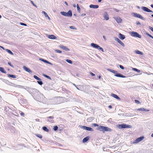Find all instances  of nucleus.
Segmentation results:
<instances>
[{"label": "nucleus", "instance_id": "nucleus-62", "mask_svg": "<svg viewBox=\"0 0 153 153\" xmlns=\"http://www.w3.org/2000/svg\"><path fill=\"white\" fill-rule=\"evenodd\" d=\"M149 37L153 39V36H152L151 35H150Z\"/></svg>", "mask_w": 153, "mask_h": 153}, {"label": "nucleus", "instance_id": "nucleus-52", "mask_svg": "<svg viewBox=\"0 0 153 153\" xmlns=\"http://www.w3.org/2000/svg\"><path fill=\"white\" fill-rule=\"evenodd\" d=\"M20 114L21 116H24V114L22 112H21Z\"/></svg>", "mask_w": 153, "mask_h": 153}, {"label": "nucleus", "instance_id": "nucleus-29", "mask_svg": "<svg viewBox=\"0 0 153 153\" xmlns=\"http://www.w3.org/2000/svg\"><path fill=\"white\" fill-rule=\"evenodd\" d=\"M134 52L135 53L137 54L142 55L143 54V53L141 51L138 50H135L134 51Z\"/></svg>", "mask_w": 153, "mask_h": 153}, {"label": "nucleus", "instance_id": "nucleus-46", "mask_svg": "<svg viewBox=\"0 0 153 153\" xmlns=\"http://www.w3.org/2000/svg\"><path fill=\"white\" fill-rule=\"evenodd\" d=\"M31 3H32V4L34 6H35L36 7H37V6H36V5H35L33 3V1H30Z\"/></svg>", "mask_w": 153, "mask_h": 153}, {"label": "nucleus", "instance_id": "nucleus-15", "mask_svg": "<svg viewBox=\"0 0 153 153\" xmlns=\"http://www.w3.org/2000/svg\"><path fill=\"white\" fill-rule=\"evenodd\" d=\"M24 69L26 71L28 72L30 74H31L32 73V71L30 70V69L27 67L25 66H24L23 67Z\"/></svg>", "mask_w": 153, "mask_h": 153}, {"label": "nucleus", "instance_id": "nucleus-49", "mask_svg": "<svg viewBox=\"0 0 153 153\" xmlns=\"http://www.w3.org/2000/svg\"><path fill=\"white\" fill-rule=\"evenodd\" d=\"M120 68L122 69H124V67L122 65H119Z\"/></svg>", "mask_w": 153, "mask_h": 153}, {"label": "nucleus", "instance_id": "nucleus-18", "mask_svg": "<svg viewBox=\"0 0 153 153\" xmlns=\"http://www.w3.org/2000/svg\"><path fill=\"white\" fill-rule=\"evenodd\" d=\"M114 76H115L118 77H122V78H125L126 77V76H124L122 74H120L119 73H116L115 74Z\"/></svg>", "mask_w": 153, "mask_h": 153}, {"label": "nucleus", "instance_id": "nucleus-20", "mask_svg": "<svg viewBox=\"0 0 153 153\" xmlns=\"http://www.w3.org/2000/svg\"><path fill=\"white\" fill-rule=\"evenodd\" d=\"M89 7L91 8L96 9L99 7V6L98 5L91 4L90 5Z\"/></svg>", "mask_w": 153, "mask_h": 153}, {"label": "nucleus", "instance_id": "nucleus-37", "mask_svg": "<svg viewBox=\"0 0 153 153\" xmlns=\"http://www.w3.org/2000/svg\"><path fill=\"white\" fill-rule=\"evenodd\" d=\"M58 127L57 126H54L53 128V129L54 131H56L58 129Z\"/></svg>", "mask_w": 153, "mask_h": 153}, {"label": "nucleus", "instance_id": "nucleus-28", "mask_svg": "<svg viewBox=\"0 0 153 153\" xmlns=\"http://www.w3.org/2000/svg\"><path fill=\"white\" fill-rule=\"evenodd\" d=\"M108 70L109 71L114 73L115 74L116 73H117V71H114L113 70H111L110 69H108Z\"/></svg>", "mask_w": 153, "mask_h": 153}, {"label": "nucleus", "instance_id": "nucleus-12", "mask_svg": "<svg viewBox=\"0 0 153 153\" xmlns=\"http://www.w3.org/2000/svg\"><path fill=\"white\" fill-rule=\"evenodd\" d=\"M47 120L51 123H53L54 122V121L53 120L54 118V117L53 116H50L47 117L46 118Z\"/></svg>", "mask_w": 153, "mask_h": 153}, {"label": "nucleus", "instance_id": "nucleus-43", "mask_svg": "<svg viewBox=\"0 0 153 153\" xmlns=\"http://www.w3.org/2000/svg\"><path fill=\"white\" fill-rule=\"evenodd\" d=\"M45 16L46 17L48 18L49 20H51L50 18L48 16V14L47 13L46 14H45Z\"/></svg>", "mask_w": 153, "mask_h": 153}, {"label": "nucleus", "instance_id": "nucleus-14", "mask_svg": "<svg viewBox=\"0 0 153 153\" xmlns=\"http://www.w3.org/2000/svg\"><path fill=\"white\" fill-rule=\"evenodd\" d=\"M105 126H100L97 128V130L104 132Z\"/></svg>", "mask_w": 153, "mask_h": 153}, {"label": "nucleus", "instance_id": "nucleus-47", "mask_svg": "<svg viewBox=\"0 0 153 153\" xmlns=\"http://www.w3.org/2000/svg\"><path fill=\"white\" fill-rule=\"evenodd\" d=\"M20 24L22 25H23V26H27V25L26 24L23 23H22V22H20Z\"/></svg>", "mask_w": 153, "mask_h": 153}, {"label": "nucleus", "instance_id": "nucleus-6", "mask_svg": "<svg viewBox=\"0 0 153 153\" xmlns=\"http://www.w3.org/2000/svg\"><path fill=\"white\" fill-rule=\"evenodd\" d=\"M65 99L64 97H58L56 98V100L57 101L56 103L59 104L64 102Z\"/></svg>", "mask_w": 153, "mask_h": 153}, {"label": "nucleus", "instance_id": "nucleus-42", "mask_svg": "<svg viewBox=\"0 0 153 153\" xmlns=\"http://www.w3.org/2000/svg\"><path fill=\"white\" fill-rule=\"evenodd\" d=\"M43 76H45V77H46L48 79H51V78L50 76H48L46 75H45V74H44L43 75Z\"/></svg>", "mask_w": 153, "mask_h": 153}, {"label": "nucleus", "instance_id": "nucleus-25", "mask_svg": "<svg viewBox=\"0 0 153 153\" xmlns=\"http://www.w3.org/2000/svg\"><path fill=\"white\" fill-rule=\"evenodd\" d=\"M48 37L51 39H55L56 38V37L53 35H49Z\"/></svg>", "mask_w": 153, "mask_h": 153}, {"label": "nucleus", "instance_id": "nucleus-31", "mask_svg": "<svg viewBox=\"0 0 153 153\" xmlns=\"http://www.w3.org/2000/svg\"><path fill=\"white\" fill-rule=\"evenodd\" d=\"M5 50L8 53H10V54L11 55H13V53L10 50L8 49H6Z\"/></svg>", "mask_w": 153, "mask_h": 153}, {"label": "nucleus", "instance_id": "nucleus-40", "mask_svg": "<svg viewBox=\"0 0 153 153\" xmlns=\"http://www.w3.org/2000/svg\"><path fill=\"white\" fill-rule=\"evenodd\" d=\"M66 61L67 62H68V63H69L70 64H71L72 63V61L70 60L67 59H66Z\"/></svg>", "mask_w": 153, "mask_h": 153}, {"label": "nucleus", "instance_id": "nucleus-45", "mask_svg": "<svg viewBox=\"0 0 153 153\" xmlns=\"http://www.w3.org/2000/svg\"><path fill=\"white\" fill-rule=\"evenodd\" d=\"M92 126L94 127L99 126L98 124L96 123H94L92 124Z\"/></svg>", "mask_w": 153, "mask_h": 153}, {"label": "nucleus", "instance_id": "nucleus-19", "mask_svg": "<svg viewBox=\"0 0 153 153\" xmlns=\"http://www.w3.org/2000/svg\"><path fill=\"white\" fill-rule=\"evenodd\" d=\"M119 38L121 40H123L126 37L124 35L120 33L119 34Z\"/></svg>", "mask_w": 153, "mask_h": 153}, {"label": "nucleus", "instance_id": "nucleus-27", "mask_svg": "<svg viewBox=\"0 0 153 153\" xmlns=\"http://www.w3.org/2000/svg\"><path fill=\"white\" fill-rule=\"evenodd\" d=\"M94 119V118L93 117H91L88 118L87 120V121L88 122H91Z\"/></svg>", "mask_w": 153, "mask_h": 153}, {"label": "nucleus", "instance_id": "nucleus-61", "mask_svg": "<svg viewBox=\"0 0 153 153\" xmlns=\"http://www.w3.org/2000/svg\"><path fill=\"white\" fill-rule=\"evenodd\" d=\"M73 6L74 7H76V5L75 4H74L73 5Z\"/></svg>", "mask_w": 153, "mask_h": 153}, {"label": "nucleus", "instance_id": "nucleus-2", "mask_svg": "<svg viewBox=\"0 0 153 153\" xmlns=\"http://www.w3.org/2000/svg\"><path fill=\"white\" fill-rule=\"evenodd\" d=\"M132 14L134 17L139 18L145 21L146 20V19L140 14L134 13H133Z\"/></svg>", "mask_w": 153, "mask_h": 153}, {"label": "nucleus", "instance_id": "nucleus-10", "mask_svg": "<svg viewBox=\"0 0 153 153\" xmlns=\"http://www.w3.org/2000/svg\"><path fill=\"white\" fill-rule=\"evenodd\" d=\"M103 16L104 17V20L106 21L108 20L109 19V16L107 12H104L103 14Z\"/></svg>", "mask_w": 153, "mask_h": 153}, {"label": "nucleus", "instance_id": "nucleus-1", "mask_svg": "<svg viewBox=\"0 0 153 153\" xmlns=\"http://www.w3.org/2000/svg\"><path fill=\"white\" fill-rule=\"evenodd\" d=\"M62 15L67 17H71L72 16V11L69 10L67 13L64 11H61L60 12Z\"/></svg>", "mask_w": 153, "mask_h": 153}, {"label": "nucleus", "instance_id": "nucleus-57", "mask_svg": "<svg viewBox=\"0 0 153 153\" xmlns=\"http://www.w3.org/2000/svg\"><path fill=\"white\" fill-rule=\"evenodd\" d=\"M0 47L2 48V49H3L4 50H5V49L2 46H0Z\"/></svg>", "mask_w": 153, "mask_h": 153}, {"label": "nucleus", "instance_id": "nucleus-38", "mask_svg": "<svg viewBox=\"0 0 153 153\" xmlns=\"http://www.w3.org/2000/svg\"><path fill=\"white\" fill-rule=\"evenodd\" d=\"M37 83L40 85H42L43 84V82L41 80H38L37 81Z\"/></svg>", "mask_w": 153, "mask_h": 153}, {"label": "nucleus", "instance_id": "nucleus-64", "mask_svg": "<svg viewBox=\"0 0 153 153\" xmlns=\"http://www.w3.org/2000/svg\"><path fill=\"white\" fill-rule=\"evenodd\" d=\"M151 7L152 8H153V4H151Z\"/></svg>", "mask_w": 153, "mask_h": 153}, {"label": "nucleus", "instance_id": "nucleus-51", "mask_svg": "<svg viewBox=\"0 0 153 153\" xmlns=\"http://www.w3.org/2000/svg\"><path fill=\"white\" fill-rule=\"evenodd\" d=\"M135 101L136 103H140V102L139 101L136 100H135Z\"/></svg>", "mask_w": 153, "mask_h": 153}, {"label": "nucleus", "instance_id": "nucleus-23", "mask_svg": "<svg viewBox=\"0 0 153 153\" xmlns=\"http://www.w3.org/2000/svg\"><path fill=\"white\" fill-rule=\"evenodd\" d=\"M137 111H149V110L148 109H147L144 108H138L137 109Z\"/></svg>", "mask_w": 153, "mask_h": 153}, {"label": "nucleus", "instance_id": "nucleus-41", "mask_svg": "<svg viewBox=\"0 0 153 153\" xmlns=\"http://www.w3.org/2000/svg\"><path fill=\"white\" fill-rule=\"evenodd\" d=\"M55 51L57 53H61L62 52L61 51L58 50H57V49L55 50Z\"/></svg>", "mask_w": 153, "mask_h": 153}, {"label": "nucleus", "instance_id": "nucleus-9", "mask_svg": "<svg viewBox=\"0 0 153 153\" xmlns=\"http://www.w3.org/2000/svg\"><path fill=\"white\" fill-rule=\"evenodd\" d=\"M144 138V137L143 136L138 138L134 142H133L132 143L133 144L137 143L142 140Z\"/></svg>", "mask_w": 153, "mask_h": 153}, {"label": "nucleus", "instance_id": "nucleus-55", "mask_svg": "<svg viewBox=\"0 0 153 153\" xmlns=\"http://www.w3.org/2000/svg\"><path fill=\"white\" fill-rule=\"evenodd\" d=\"M86 14L85 13H83L81 15V16H85Z\"/></svg>", "mask_w": 153, "mask_h": 153}, {"label": "nucleus", "instance_id": "nucleus-5", "mask_svg": "<svg viewBox=\"0 0 153 153\" xmlns=\"http://www.w3.org/2000/svg\"><path fill=\"white\" fill-rule=\"evenodd\" d=\"M118 127L120 128H130L131 126L130 125H127L125 124H119L118 125Z\"/></svg>", "mask_w": 153, "mask_h": 153}, {"label": "nucleus", "instance_id": "nucleus-13", "mask_svg": "<svg viewBox=\"0 0 153 153\" xmlns=\"http://www.w3.org/2000/svg\"><path fill=\"white\" fill-rule=\"evenodd\" d=\"M141 9L143 11L146 12H152V10H150L147 7H144V6L142 7Z\"/></svg>", "mask_w": 153, "mask_h": 153}, {"label": "nucleus", "instance_id": "nucleus-60", "mask_svg": "<svg viewBox=\"0 0 153 153\" xmlns=\"http://www.w3.org/2000/svg\"><path fill=\"white\" fill-rule=\"evenodd\" d=\"M108 107L110 108H112V106L111 105H109L108 106Z\"/></svg>", "mask_w": 153, "mask_h": 153}, {"label": "nucleus", "instance_id": "nucleus-17", "mask_svg": "<svg viewBox=\"0 0 153 153\" xmlns=\"http://www.w3.org/2000/svg\"><path fill=\"white\" fill-rule=\"evenodd\" d=\"M39 59L40 61H42V62H44L45 63H46L49 64L51 65H53V64L51 63L50 62H48V61L47 60L43 59H42V58H39Z\"/></svg>", "mask_w": 153, "mask_h": 153}, {"label": "nucleus", "instance_id": "nucleus-16", "mask_svg": "<svg viewBox=\"0 0 153 153\" xmlns=\"http://www.w3.org/2000/svg\"><path fill=\"white\" fill-rule=\"evenodd\" d=\"M59 47L61 48L66 51H68L69 50V49L68 48L62 45H60Z\"/></svg>", "mask_w": 153, "mask_h": 153}, {"label": "nucleus", "instance_id": "nucleus-30", "mask_svg": "<svg viewBox=\"0 0 153 153\" xmlns=\"http://www.w3.org/2000/svg\"><path fill=\"white\" fill-rule=\"evenodd\" d=\"M0 71L3 73H4L5 74H6L7 72L6 71L4 70V68L1 67H0Z\"/></svg>", "mask_w": 153, "mask_h": 153}, {"label": "nucleus", "instance_id": "nucleus-8", "mask_svg": "<svg viewBox=\"0 0 153 153\" xmlns=\"http://www.w3.org/2000/svg\"><path fill=\"white\" fill-rule=\"evenodd\" d=\"M131 35L134 37H137L140 38L141 36L137 32H131L130 33Z\"/></svg>", "mask_w": 153, "mask_h": 153}, {"label": "nucleus", "instance_id": "nucleus-3", "mask_svg": "<svg viewBox=\"0 0 153 153\" xmlns=\"http://www.w3.org/2000/svg\"><path fill=\"white\" fill-rule=\"evenodd\" d=\"M132 14L134 17L139 18L145 21L146 20V19L140 14L134 13H133Z\"/></svg>", "mask_w": 153, "mask_h": 153}, {"label": "nucleus", "instance_id": "nucleus-63", "mask_svg": "<svg viewBox=\"0 0 153 153\" xmlns=\"http://www.w3.org/2000/svg\"><path fill=\"white\" fill-rule=\"evenodd\" d=\"M65 3L67 6L68 5V4L67 2L65 1Z\"/></svg>", "mask_w": 153, "mask_h": 153}, {"label": "nucleus", "instance_id": "nucleus-56", "mask_svg": "<svg viewBox=\"0 0 153 153\" xmlns=\"http://www.w3.org/2000/svg\"><path fill=\"white\" fill-rule=\"evenodd\" d=\"M102 37H103V39H104L105 40V41L106 40V38L105 36H103Z\"/></svg>", "mask_w": 153, "mask_h": 153}, {"label": "nucleus", "instance_id": "nucleus-26", "mask_svg": "<svg viewBox=\"0 0 153 153\" xmlns=\"http://www.w3.org/2000/svg\"><path fill=\"white\" fill-rule=\"evenodd\" d=\"M89 139V137L88 136L87 137L83 138L82 142L83 143H85L88 141Z\"/></svg>", "mask_w": 153, "mask_h": 153}, {"label": "nucleus", "instance_id": "nucleus-21", "mask_svg": "<svg viewBox=\"0 0 153 153\" xmlns=\"http://www.w3.org/2000/svg\"><path fill=\"white\" fill-rule=\"evenodd\" d=\"M111 96L115 98L116 99H117L118 100H120V98H119V97L117 95L114 94H111Z\"/></svg>", "mask_w": 153, "mask_h": 153}, {"label": "nucleus", "instance_id": "nucleus-53", "mask_svg": "<svg viewBox=\"0 0 153 153\" xmlns=\"http://www.w3.org/2000/svg\"><path fill=\"white\" fill-rule=\"evenodd\" d=\"M149 28L153 32V28L152 27L149 26Z\"/></svg>", "mask_w": 153, "mask_h": 153}, {"label": "nucleus", "instance_id": "nucleus-7", "mask_svg": "<svg viewBox=\"0 0 153 153\" xmlns=\"http://www.w3.org/2000/svg\"><path fill=\"white\" fill-rule=\"evenodd\" d=\"M80 127L84 130H85L87 131H94L93 129L91 128L83 126H79Z\"/></svg>", "mask_w": 153, "mask_h": 153}, {"label": "nucleus", "instance_id": "nucleus-24", "mask_svg": "<svg viewBox=\"0 0 153 153\" xmlns=\"http://www.w3.org/2000/svg\"><path fill=\"white\" fill-rule=\"evenodd\" d=\"M117 22L118 23H120L122 21L121 18L119 17H115L114 18Z\"/></svg>", "mask_w": 153, "mask_h": 153}, {"label": "nucleus", "instance_id": "nucleus-54", "mask_svg": "<svg viewBox=\"0 0 153 153\" xmlns=\"http://www.w3.org/2000/svg\"><path fill=\"white\" fill-rule=\"evenodd\" d=\"M90 74L92 76H94L95 75V74H94V73H92V72H90Z\"/></svg>", "mask_w": 153, "mask_h": 153}, {"label": "nucleus", "instance_id": "nucleus-4", "mask_svg": "<svg viewBox=\"0 0 153 153\" xmlns=\"http://www.w3.org/2000/svg\"><path fill=\"white\" fill-rule=\"evenodd\" d=\"M91 45L94 48L101 50L102 51L104 52V51L102 48L101 47H100L98 45L94 43H91Z\"/></svg>", "mask_w": 153, "mask_h": 153}, {"label": "nucleus", "instance_id": "nucleus-11", "mask_svg": "<svg viewBox=\"0 0 153 153\" xmlns=\"http://www.w3.org/2000/svg\"><path fill=\"white\" fill-rule=\"evenodd\" d=\"M114 38L115 40L119 43L123 47L125 46V45L120 40L119 38L116 37H114Z\"/></svg>", "mask_w": 153, "mask_h": 153}, {"label": "nucleus", "instance_id": "nucleus-36", "mask_svg": "<svg viewBox=\"0 0 153 153\" xmlns=\"http://www.w3.org/2000/svg\"><path fill=\"white\" fill-rule=\"evenodd\" d=\"M33 77H34L35 79H37V80H41V79H40V78H39V77H38V76H36V75H34V76H33Z\"/></svg>", "mask_w": 153, "mask_h": 153}, {"label": "nucleus", "instance_id": "nucleus-50", "mask_svg": "<svg viewBox=\"0 0 153 153\" xmlns=\"http://www.w3.org/2000/svg\"><path fill=\"white\" fill-rule=\"evenodd\" d=\"M136 23L137 25H140L141 23L140 22H139V21H137L136 22Z\"/></svg>", "mask_w": 153, "mask_h": 153}, {"label": "nucleus", "instance_id": "nucleus-44", "mask_svg": "<svg viewBox=\"0 0 153 153\" xmlns=\"http://www.w3.org/2000/svg\"><path fill=\"white\" fill-rule=\"evenodd\" d=\"M70 28L71 29H74V30L76 29L75 27L73 26H70Z\"/></svg>", "mask_w": 153, "mask_h": 153}, {"label": "nucleus", "instance_id": "nucleus-22", "mask_svg": "<svg viewBox=\"0 0 153 153\" xmlns=\"http://www.w3.org/2000/svg\"><path fill=\"white\" fill-rule=\"evenodd\" d=\"M111 130L110 128L107 127L105 126L104 132L105 131H110Z\"/></svg>", "mask_w": 153, "mask_h": 153}, {"label": "nucleus", "instance_id": "nucleus-48", "mask_svg": "<svg viewBox=\"0 0 153 153\" xmlns=\"http://www.w3.org/2000/svg\"><path fill=\"white\" fill-rule=\"evenodd\" d=\"M7 63H8V64L9 65H10V66L11 67H13H13H14L13 66V65H12L11 64V63H10V62H8Z\"/></svg>", "mask_w": 153, "mask_h": 153}, {"label": "nucleus", "instance_id": "nucleus-35", "mask_svg": "<svg viewBox=\"0 0 153 153\" xmlns=\"http://www.w3.org/2000/svg\"><path fill=\"white\" fill-rule=\"evenodd\" d=\"M35 135L36 137L40 139H41L42 137V135L39 134H36Z\"/></svg>", "mask_w": 153, "mask_h": 153}, {"label": "nucleus", "instance_id": "nucleus-39", "mask_svg": "<svg viewBox=\"0 0 153 153\" xmlns=\"http://www.w3.org/2000/svg\"><path fill=\"white\" fill-rule=\"evenodd\" d=\"M132 70L134 71H137L138 72H140V70H138L136 68H132Z\"/></svg>", "mask_w": 153, "mask_h": 153}, {"label": "nucleus", "instance_id": "nucleus-59", "mask_svg": "<svg viewBox=\"0 0 153 153\" xmlns=\"http://www.w3.org/2000/svg\"><path fill=\"white\" fill-rule=\"evenodd\" d=\"M42 13L44 14V15H45V14H47V13L44 11H42Z\"/></svg>", "mask_w": 153, "mask_h": 153}, {"label": "nucleus", "instance_id": "nucleus-34", "mask_svg": "<svg viewBox=\"0 0 153 153\" xmlns=\"http://www.w3.org/2000/svg\"><path fill=\"white\" fill-rule=\"evenodd\" d=\"M76 7H77V10L78 11V12L79 13H80V9L79 6V5L78 4H77Z\"/></svg>", "mask_w": 153, "mask_h": 153}, {"label": "nucleus", "instance_id": "nucleus-32", "mask_svg": "<svg viewBox=\"0 0 153 153\" xmlns=\"http://www.w3.org/2000/svg\"><path fill=\"white\" fill-rule=\"evenodd\" d=\"M8 77H11L12 78H16V76L15 75L12 74H8Z\"/></svg>", "mask_w": 153, "mask_h": 153}, {"label": "nucleus", "instance_id": "nucleus-33", "mask_svg": "<svg viewBox=\"0 0 153 153\" xmlns=\"http://www.w3.org/2000/svg\"><path fill=\"white\" fill-rule=\"evenodd\" d=\"M42 128L43 130L47 132H48L49 131V130L45 126L43 127Z\"/></svg>", "mask_w": 153, "mask_h": 153}, {"label": "nucleus", "instance_id": "nucleus-58", "mask_svg": "<svg viewBox=\"0 0 153 153\" xmlns=\"http://www.w3.org/2000/svg\"><path fill=\"white\" fill-rule=\"evenodd\" d=\"M146 35H147V36H149L151 35L149 34L148 33H146Z\"/></svg>", "mask_w": 153, "mask_h": 153}]
</instances>
